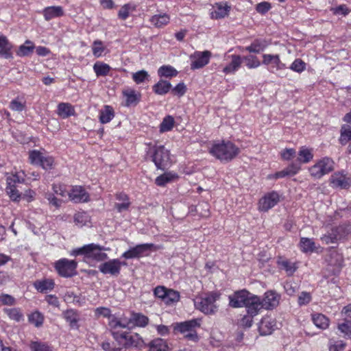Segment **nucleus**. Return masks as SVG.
<instances>
[{"mask_svg": "<svg viewBox=\"0 0 351 351\" xmlns=\"http://www.w3.org/2000/svg\"><path fill=\"white\" fill-rule=\"evenodd\" d=\"M334 162L332 159L325 157L308 169L311 176L315 179H320L324 175L333 170Z\"/></svg>", "mask_w": 351, "mask_h": 351, "instance_id": "0eeeda50", "label": "nucleus"}, {"mask_svg": "<svg viewBox=\"0 0 351 351\" xmlns=\"http://www.w3.org/2000/svg\"><path fill=\"white\" fill-rule=\"evenodd\" d=\"M178 178V176L176 173L173 171H168L158 176L155 180V183L159 186H164L167 183L174 181Z\"/></svg>", "mask_w": 351, "mask_h": 351, "instance_id": "7c9ffc66", "label": "nucleus"}, {"mask_svg": "<svg viewBox=\"0 0 351 351\" xmlns=\"http://www.w3.org/2000/svg\"><path fill=\"white\" fill-rule=\"evenodd\" d=\"M26 107V101L23 98L17 97L12 99L9 104V108L13 111L22 112Z\"/></svg>", "mask_w": 351, "mask_h": 351, "instance_id": "49530a36", "label": "nucleus"}, {"mask_svg": "<svg viewBox=\"0 0 351 351\" xmlns=\"http://www.w3.org/2000/svg\"><path fill=\"white\" fill-rule=\"evenodd\" d=\"M300 247L303 252H313L315 248V244L313 239L302 237L300 239Z\"/></svg>", "mask_w": 351, "mask_h": 351, "instance_id": "09e8293b", "label": "nucleus"}, {"mask_svg": "<svg viewBox=\"0 0 351 351\" xmlns=\"http://www.w3.org/2000/svg\"><path fill=\"white\" fill-rule=\"evenodd\" d=\"M64 319L69 324L73 329H78L79 317L77 312L73 309L66 310L63 313Z\"/></svg>", "mask_w": 351, "mask_h": 351, "instance_id": "2f4dec72", "label": "nucleus"}, {"mask_svg": "<svg viewBox=\"0 0 351 351\" xmlns=\"http://www.w3.org/2000/svg\"><path fill=\"white\" fill-rule=\"evenodd\" d=\"M28 320L29 323L39 328L43 324L44 316L40 312L34 311L29 315Z\"/></svg>", "mask_w": 351, "mask_h": 351, "instance_id": "3c124183", "label": "nucleus"}, {"mask_svg": "<svg viewBox=\"0 0 351 351\" xmlns=\"http://www.w3.org/2000/svg\"><path fill=\"white\" fill-rule=\"evenodd\" d=\"M180 293L168 289L162 302L167 305H172L180 300Z\"/></svg>", "mask_w": 351, "mask_h": 351, "instance_id": "37998d69", "label": "nucleus"}, {"mask_svg": "<svg viewBox=\"0 0 351 351\" xmlns=\"http://www.w3.org/2000/svg\"><path fill=\"white\" fill-rule=\"evenodd\" d=\"M35 45L34 43L29 40H25L23 45H21L16 51V56L19 57L29 56L32 53Z\"/></svg>", "mask_w": 351, "mask_h": 351, "instance_id": "e433bc0d", "label": "nucleus"}, {"mask_svg": "<svg viewBox=\"0 0 351 351\" xmlns=\"http://www.w3.org/2000/svg\"><path fill=\"white\" fill-rule=\"evenodd\" d=\"M119 318L121 321L128 323V327L130 329L135 326L145 327L149 322V319L147 316L138 313H132L130 317H120Z\"/></svg>", "mask_w": 351, "mask_h": 351, "instance_id": "dca6fc26", "label": "nucleus"}, {"mask_svg": "<svg viewBox=\"0 0 351 351\" xmlns=\"http://www.w3.org/2000/svg\"><path fill=\"white\" fill-rule=\"evenodd\" d=\"M341 314L344 315V323H348V324L351 325V304L344 306Z\"/></svg>", "mask_w": 351, "mask_h": 351, "instance_id": "774afa93", "label": "nucleus"}, {"mask_svg": "<svg viewBox=\"0 0 351 351\" xmlns=\"http://www.w3.org/2000/svg\"><path fill=\"white\" fill-rule=\"evenodd\" d=\"M57 114L60 117L66 119L74 115L75 109L71 104L62 102L58 105Z\"/></svg>", "mask_w": 351, "mask_h": 351, "instance_id": "c85d7f7f", "label": "nucleus"}, {"mask_svg": "<svg viewBox=\"0 0 351 351\" xmlns=\"http://www.w3.org/2000/svg\"><path fill=\"white\" fill-rule=\"evenodd\" d=\"M108 326L111 335L122 350L130 347H139L143 343L138 334L123 330V329L130 328L128 323L121 321L119 317H110Z\"/></svg>", "mask_w": 351, "mask_h": 351, "instance_id": "f257e3e1", "label": "nucleus"}, {"mask_svg": "<svg viewBox=\"0 0 351 351\" xmlns=\"http://www.w3.org/2000/svg\"><path fill=\"white\" fill-rule=\"evenodd\" d=\"M276 324L274 320L269 317H263L258 326V330L261 335H268L274 330Z\"/></svg>", "mask_w": 351, "mask_h": 351, "instance_id": "a878e982", "label": "nucleus"}, {"mask_svg": "<svg viewBox=\"0 0 351 351\" xmlns=\"http://www.w3.org/2000/svg\"><path fill=\"white\" fill-rule=\"evenodd\" d=\"M312 321L317 328L322 330L326 329L329 326L328 318L322 313L313 314Z\"/></svg>", "mask_w": 351, "mask_h": 351, "instance_id": "ea45409f", "label": "nucleus"}, {"mask_svg": "<svg viewBox=\"0 0 351 351\" xmlns=\"http://www.w3.org/2000/svg\"><path fill=\"white\" fill-rule=\"evenodd\" d=\"M219 298V293L209 292L196 298L195 306L197 309L206 315H213L218 311L219 306L217 304V301Z\"/></svg>", "mask_w": 351, "mask_h": 351, "instance_id": "20e7f679", "label": "nucleus"}, {"mask_svg": "<svg viewBox=\"0 0 351 351\" xmlns=\"http://www.w3.org/2000/svg\"><path fill=\"white\" fill-rule=\"evenodd\" d=\"M105 247L95 243L84 245L82 247L73 249L70 252V255L77 256L83 255L86 261L101 262L108 259V254L104 251Z\"/></svg>", "mask_w": 351, "mask_h": 351, "instance_id": "7ed1b4c3", "label": "nucleus"}, {"mask_svg": "<svg viewBox=\"0 0 351 351\" xmlns=\"http://www.w3.org/2000/svg\"><path fill=\"white\" fill-rule=\"evenodd\" d=\"M277 263L280 268L285 270L288 276H292L298 269L295 263L287 259H279Z\"/></svg>", "mask_w": 351, "mask_h": 351, "instance_id": "4c0bfd02", "label": "nucleus"}, {"mask_svg": "<svg viewBox=\"0 0 351 351\" xmlns=\"http://www.w3.org/2000/svg\"><path fill=\"white\" fill-rule=\"evenodd\" d=\"M77 263L74 260L61 258L55 263V269L64 278H70L76 274Z\"/></svg>", "mask_w": 351, "mask_h": 351, "instance_id": "1a4fd4ad", "label": "nucleus"}, {"mask_svg": "<svg viewBox=\"0 0 351 351\" xmlns=\"http://www.w3.org/2000/svg\"><path fill=\"white\" fill-rule=\"evenodd\" d=\"M52 189L56 194L59 195L63 197L68 195L69 193L66 190L65 186L61 184H53L52 186Z\"/></svg>", "mask_w": 351, "mask_h": 351, "instance_id": "338daca9", "label": "nucleus"}, {"mask_svg": "<svg viewBox=\"0 0 351 351\" xmlns=\"http://www.w3.org/2000/svg\"><path fill=\"white\" fill-rule=\"evenodd\" d=\"M153 243H143L136 245L125 251L121 257L125 259L139 258L147 256L149 254L152 249L154 247Z\"/></svg>", "mask_w": 351, "mask_h": 351, "instance_id": "9b49d317", "label": "nucleus"}, {"mask_svg": "<svg viewBox=\"0 0 351 351\" xmlns=\"http://www.w3.org/2000/svg\"><path fill=\"white\" fill-rule=\"evenodd\" d=\"M5 191L10 198L14 202H19L21 197V193L14 185H6Z\"/></svg>", "mask_w": 351, "mask_h": 351, "instance_id": "5fc2aeb1", "label": "nucleus"}, {"mask_svg": "<svg viewBox=\"0 0 351 351\" xmlns=\"http://www.w3.org/2000/svg\"><path fill=\"white\" fill-rule=\"evenodd\" d=\"M29 160L31 164L40 166L45 170L51 169L54 164V160L51 156L36 149L29 152Z\"/></svg>", "mask_w": 351, "mask_h": 351, "instance_id": "6e6552de", "label": "nucleus"}, {"mask_svg": "<svg viewBox=\"0 0 351 351\" xmlns=\"http://www.w3.org/2000/svg\"><path fill=\"white\" fill-rule=\"evenodd\" d=\"M114 111L112 106L106 105L99 111V119L102 124L109 123L114 117Z\"/></svg>", "mask_w": 351, "mask_h": 351, "instance_id": "c756f323", "label": "nucleus"}, {"mask_svg": "<svg viewBox=\"0 0 351 351\" xmlns=\"http://www.w3.org/2000/svg\"><path fill=\"white\" fill-rule=\"evenodd\" d=\"M329 181L333 188L347 189L351 186V176L343 171L334 173Z\"/></svg>", "mask_w": 351, "mask_h": 351, "instance_id": "f8f14e48", "label": "nucleus"}, {"mask_svg": "<svg viewBox=\"0 0 351 351\" xmlns=\"http://www.w3.org/2000/svg\"><path fill=\"white\" fill-rule=\"evenodd\" d=\"M268 45L265 40H255L250 45L245 47V50L250 53H259Z\"/></svg>", "mask_w": 351, "mask_h": 351, "instance_id": "a19ab883", "label": "nucleus"}, {"mask_svg": "<svg viewBox=\"0 0 351 351\" xmlns=\"http://www.w3.org/2000/svg\"><path fill=\"white\" fill-rule=\"evenodd\" d=\"M44 18L46 21L62 16L64 14V10L61 6H49L43 10Z\"/></svg>", "mask_w": 351, "mask_h": 351, "instance_id": "bb28decb", "label": "nucleus"}, {"mask_svg": "<svg viewBox=\"0 0 351 351\" xmlns=\"http://www.w3.org/2000/svg\"><path fill=\"white\" fill-rule=\"evenodd\" d=\"M4 311L11 319L18 322L23 320V314L18 308H5Z\"/></svg>", "mask_w": 351, "mask_h": 351, "instance_id": "864d4df0", "label": "nucleus"}, {"mask_svg": "<svg viewBox=\"0 0 351 351\" xmlns=\"http://www.w3.org/2000/svg\"><path fill=\"white\" fill-rule=\"evenodd\" d=\"M263 64L270 66L269 69L272 73L286 68V65L281 62L279 55L277 54H263Z\"/></svg>", "mask_w": 351, "mask_h": 351, "instance_id": "f3484780", "label": "nucleus"}, {"mask_svg": "<svg viewBox=\"0 0 351 351\" xmlns=\"http://www.w3.org/2000/svg\"><path fill=\"white\" fill-rule=\"evenodd\" d=\"M123 96L125 98V106H136L140 101L141 95L133 88H127L122 91Z\"/></svg>", "mask_w": 351, "mask_h": 351, "instance_id": "5701e85b", "label": "nucleus"}, {"mask_svg": "<svg viewBox=\"0 0 351 351\" xmlns=\"http://www.w3.org/2000/svg\"><path fill=\"white\" fill-rule=\"evenodd\" d=\"M158 75L161 77L171 78L178 75V71L171 65H163L158 69Z\"/></svg>", "mask_w": 351, "mask_h": 351, "instance_id": "79ce46f5", "label": "nucleus"}, {"mask_svg": "<svg viewBox=\"0 0 351 351\" xmlns=\"http://www.w3.org/2000/svg\"><path fill=\"white\" fill-rule=\"evenodd\" d=\"M328 262L327 269L333 275H337L343 267V258L341 254L335 251L330 253Z\"/></svg>", "mask_w": 351, "mask_h": 351, "instance_id": "a211bd4d", "label": "nucleus"}, {"mask_svg": "<svg viewBox=\"0 0 351 351\" xmlns=\"http://www.w3.org/2000/svg\"><path fill=\"white\" fill-rule=\"evenodd\" d=\"M70 199L75 203L87 202L89 201V194L81 186H74L68 193Z\"/></svg>", "mask_w": 351, "mask_h": 351, "instance_id": "6ab92c4d", "label": "nucleus"}, {"mask_svg": "<svg viewBox=\"0 0 351 351\" xmlns=\"http://www.w3.org/2000/svg\"><path fill=\"white\" fill-rule=\"evenodd\" d=\"M244 61L245 65L249 69H255L261 65V62L258 58L253 55L245 56L242 58V61Z\"/></svg>", "mask_w": 351, "mask_h": 351, "instance_id": "6e6d98bb", "label": "nucleus"}, {"mask_svg": "<svg viewBox=\"0 0 351 351\" xmlns=\"http://www.w3.org/2000/svg\"><path fill=\"white\" fill-rule=\"evenodd\" d=\"M225 59L230 62L223 69V72L226 74H234L239 70L242 64V58L239 55H226Z\"/></svg>", "mask_w": 351, "mask_h": 351, "instance_id": "aec40b11", "label": "nucleus"}, {"mask_svg": "<svg viewBox=\"0 0 351 351\" xmlns=\"http://www.w3.org/2000/svg\"><path fill=\"white\" fill-rule=\"evenodd\" d=\"M158 169L164 170L171 164L170 152L163 145H154L147 152Z\"/></svg>", "mask_w": 351, "mask_h": 351, "instance_id": "39448f33", "label": "nucleus"}, {"mask_svg": "<svg viewBox=\"0 0 351 351\" xmlns=\"http://www.w3.org/2000/svg\"><path fill=\"white\" fill-rule=\"evenodd\" d=\"M175 125L174 118L172 116H166L160 125V132H166L171 130Z\"/></svg>", "mask_w": 351, "mask_h": 351, "instance_id": "8fccbe9b", "label": "nucleus"}, {"mask_svg": "<svg viewBox=\"0 0 351 351\" xmlns=\"http://www.w3.org/2000/svg\"><path fill=\"white\" fill-rule=\"evenodd\" d=\"M153 91L160 95L169 93L171 89V84L169 82L160 80L152 87Z\"/></svg>", "mask_w": 351, "mask_h": 351, "instance_id": "473e14b6", "label": "nucleus"}, {"mask_svg": "<svg viewBox=\"0 0 351 351\" xmlns=\"http://www.w3.org/2000/svg\"><path fill=\"white\" fill-rule=\"evenodd\" d=\"M313 158L312 149L306 147H301L298 154L297 162L301 165L302 163H308Z\"/></svg>", "mask_w": 351, "mask_h": 351, "instance_id": "72a5a7b5", "label": "nucleus"}, {"mask_svg": "<svg viewBox=\"0 0 351 351\" xmlns=\"http://www.w3.org/2000/svg\"><path fill=\"white\" fill-rule=\"evenodd\" d=\"M123 265H126V263L121 262L118 258H114L100 264L99 270L104 275L117 277L121 273V267Z\"/></svg>", "mask_w": 351, "mask_h": 351, "instance_id": "9d476101", "label": "nucleus"}, {"mask_svg": "<svg viewBox=\"0 0 351 351\" xmlns=\"http://www.w3.org/2000/svg\"><path fill=\"white\" fill-rule=\"evenodd\" d=\"M214 10L210 12V17L213 19H220L228 16L230 11V6L226 3H217L213 6Z\"/></svg>", "mask_w": 351, "mask_h": 351, "instance_id": "b1692460", "label": "nucleus"}, {"mask_svg": "<svg viewBox=\"0 0 351 351\" xmlns=\"http://www.w3.org/2000/svg\"><path fill=\"white\" fill-rule=\"evenodd\" d=\"M337 231L336 229H332V233L330 234H325L324 235L321 239L322 240L326 243V244H329V243H337V240L339 239V238L337 237V236L335 234V232Z\"/></svg>", "mask_w": 351, "mask_h": 351, "instance_id": "69168bd1", "label": "nucleus"}, {"mask_svg": "<svg viewBox=\"0 0 351 351\" xmlns=\"http://www.w3.org/2000/svg\"><path fill=\"white\" fill-rule=\"evenodd\" d=\"M25 182V174L23 171L12 173L6 178V184L14 185L21 184Z\"/></svg>", "mask_w": 351, "mask_h": 351, "instance_id": "a18cd8bd", "label": "nucleus"}, {"mask_svg": "<svg viewBox=\"0 0 351 351\" xmlns=\"http://www.w3.org/2000/svg\"><path fill=\"white\" fill-rule=\"evenodd\" d=\"M280 201V195L276 191H271L262 197L258 202V210L267 212L274 207Z\"/></svg>", "mask_w": 351, "mask_h": 351, "instance_id": "2eb2a0df", "label": "nucleus"}, {"mask_svg": "<svg viewBox=\"0 0 351 351\" xmlns=\"http://www.w3.org/2000/svg\"><path fill=\"white\" fill-rule=\"evenodd\" d=\"M137 5L134 3H128L124 4L118 12V17L121 20H126L130 15V14L136 11Z\"/></svg>", "mask_w": 351, "mask_h": 351, "instance_id": "f704fd0d", "label": "nucleus"}, {"mask_svg": "<svg viewBox=\"0 0 351 351\" xmlns=\"http://www.w3.org/2000/svg\"><path fill=\"white\" fill-rule=\"evenodd\" d=\"M95 313L97 316L101 315L104 317H108L109 321L110 320V317H116L114 315H111L110 309L107 307H98L95 309Z\"/></svg>", "mask_w": 351, "mask_h": 351, "instance_id": "0e129e2a", "label": "nucleus"}, {"mask_svg": "<svg viewBox=\"0 0 351 351\" xmlns=\"http://www.w3.org/2000/svg\"><path fill=\"white\" fill-rule=\"evenodd\" d=\"M149 77V75L147 71L145 70H141L136 73H132V80L137 84H141L146 80H148Z\"/></svg>", "mask_w": 351, "mask_h": 351, "instance_id": "4d7b16f0", "label": "nucleus"}, {"mask_svg": "<svg viewBox=\"0 0 351 351\" xmlns=\"http://www.w3.org/2000/svg\"><path fill=\"white\" fill-rule=\"evenodd\" d=\"M35 289L40 293H46L54 289V280L49 278H45L40 280H36L34 283Z\"/></svg>", "mask_w": 351, "mask_h": 351, "instance_id": "cd10ccee", "label": "nucleus"}, {"mask_svg": "<svg viewBox=\"0 0 351 351\" xmlns=\"http://www.w3.org/2000/svg\"><path fill=\"white\" fill-rule=\"evenodd\" d=\"M290 69L297 73H302L306 69V64L301 59H295L290 66Z\"/></svg>", "mask_w": 351, "mask_h": 351, "instance_id": "052dcab7", "label": "nucleus"}, {"mask_svg": "<svg viewBox=\"0 0 351 351\" xmlns=\"http://www.w3.org/2000/svg\"><path fill=\"white\" fill-rule=\"evenodd\" d=\"M149 351H167L169 349L167 343L161 338H156L149 343Z\"/></svg>", "mask_w": 351, "mask_h": 351, "instance_id": "58836bf2", "label": "nucleus"}, {"mask_svg": "<svg viewBox=\"0 0 351 351\" xmlns=\"http://www.w3.org/2000/svg\"><path fill=\"white\" fill-rule=\"evenodd\" d=\"M105 48L103 47V43L101 40H97L93 42V54L99 58L101 56L103 52L104 51Z\"/></svg>", "mask_w": 351, "mask_h": 351, "instance_id": "680f3d73", "label": "nucleus"}, {"mask_svg": "<svg viewBox=\"0 0 351 351\" xmlns=\"http://www.w3.org/2000/svg\"><path fill=\"white\" fill-rule=\"evenodd\" d=\"M346 346V343L339 339H330L328 341L329 351H343Z\"/></svg>", "mask_w": 351, "mask_h": 351, "instance_id": "603ef678", "label": "nucleus"}, {"mask_svg": "<svg viewBox=\"0 0 351 351\" xmlns=\"http://www.w3.org/2000/svg\"><path fill=\"white\" fill-rule=\"evenodd\" d=\"M209 153L221 162H228L239 155L240 149L231 141H223L213 143Z\"/></svg>", "mask_w": 351, "mask_h": 351, "instance_id": "f03ea898", "label": "nucleus"}, {"mask_svg": "<svg viewBox=\"0 0 351 351\" xmlns=\"http://www.w3.org/2000/svg\"><path fill=\"white\" fill-rule=\"evenodd\" d=\"M64 300L70 304L79 305L82 304L80 296L75 294L73 291H67L64 296Z\"/></svg>", "mask_w": 351, "mask_h": 351, "instance_id": "bf43d9fd", "label": "nucleus"}, {"mask_svg": "<svg viewBox=\"0 0 351 351\" xmlns=\"http://www.w3.org/2000/svg\"><path fill=\"white\" fill-rule=\"evenodd\" d=\"M171 93L178 97L183 96L186 91V86L184 82H180L177 84L174 88H171Z\"/></svg>", "mask_w": 351, "mask_h": 351, "instance_id": "e2e57ef3", "label": "nucleus"}, {"mask_svg": "<svg viewBox=\"0 0 351 351\" xmlns=\"http://www.w3.org/2000/svg\"><path fill=\"white\" fill-rule=\"evenodd\" d=\"M201 326V319H192L185 322L176 323L173 327L175 331L184 335L185 337L193 341H197L198 337L196 330Z\"/></svg>", "mask_w": 351, "mask_h": 351, "instance_id": "423d86ee", "label": "nucleus"}, {"mask_svg": "<svg viewBox=\"0 0 351 351\" xmlns=\"http://www.w3.org/2000/svg\"><path fill=\"white\" fill-rule=\"evenodd\" d=\"M340 133L339 143L345 145L351 140V126L343 125L341 128Z\"/></svg>", "mask_w": 351, "mask_h": 351, "instance_id": "de8ad7c7", "label": "nucleus"}, {"mask_svg": "<svg viewBox=\"0 0 351 351\" xmlns=\"http://www.w3.org/2000/svg\"><path fill=\"white\" fill-rule=\"evenodd\" d=\"M110 69L111 68L108 64L101 62H97L93 65V70L97 77L108 75Z\"/></svg>", "mask_w": 351, "mask_h": 351, "instance_id": "c03bdc74", "label": "nucleus"}, {"mask_svg": "<svg viewBox=\"0 0 351 351\" xmlns=\"http://www.w3.org/2000/svg\"><path fill=\"white\" fill-rule=\"evenodd\" d=\"M280 296L276 292L273 291H267L261 303L263 308L267 310L273 309L279 304Z\"/></svg>", "mask_w": 351, "mask_h": 351, "instance_id": "412c9836", "label": "nucleus"}, {"mask_svg": "<svg viewBox=\"0 0 351 351\" xmlns=\"http://www.w3.org/2000/svg\"><path fill=\"white\" fill-rule=\"evenodd\" d=\"M12 45L7 37L0 34V56L6 59L12 58Z\"/></svg>", "mask_w": 351, "mask_h": 351, "instance_id": "393cba45", "label": "nucleus"}, {"mask_svg": "<svg viewBox=\"0 0 351 351\" xmlns=\"http://www.w3.org/2000/svg\"><path fill=\"white\" fill-rule=\"evenodd\" d=\"M253 294L245 289L235 291L228 296L229 305L232 308L245 306Z\"/></svg>", "mask_w": 351, "mask_h": 351, "instance_id": "ddd939ff", "label": "nucleus"}, {"mask_svg": "<svg viewBox=\"0 0 351 351\" xmlns=\"http://www.w3.org/2000/svg\"><path fill=\"white\" fill-rule=\"evenodd\" d=\"M211 57V52L209 51H195L190 56L191 69L196 70L205 66L208 64Z\"/></svg>", "mask_w": 351, "mask_h": 351, "instance_id": "4468645a", "label": "nucleus"}, {"mask_svg": "<svg viewBox=\"0 0 351 351\" xmlns=\"http://www.w3.org/2000/svg\"><path fill=\"white\" fill-rule=\"evenodd\" d=\"M245 307L247 313L251 315V316L257 315L259 311L263 308L260 298L254 294L251 296V299L248 300Z\"/></svg>", "mask_w": 351, "mask_h": 351, "instance_id": "4be33fe9", "label": "nucleus"}, {"mask_svg": "<svg viewBox=\"0 0 351 351\" xmlns=\"http://www.w3.org/2000/svg\"><path fill=\"white\" fill-rule=\"evenodd\" d=\"M169 16L167 14H155L152 16L149 19L151 23L156 27L158 28L162 27L163 26L167 25L169 23Z\"/></svg>", "mask_w": 351, "mask_h": 351, "instance_id": "c9c22d12", "label": "nucleus"}, {"mask_svg": "<svg viewBox=\"0 0 351 351\" xmlns=\"http://www.w3.org/2000/svg\"><path fill=\"white\" fill-rule=\"evenodd\" d=\"M29 347L32 351H53L48 344L40 341L32 342Z\"/></svg>", "mask_w": 351, "mask_h": 351, "instance_id": "13d9d810", "label": "nucleus"}]
</instances>
